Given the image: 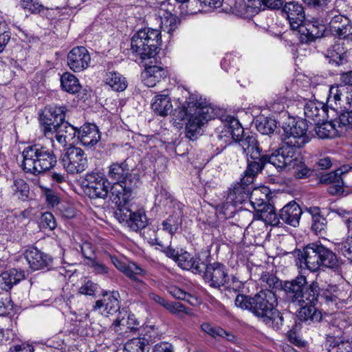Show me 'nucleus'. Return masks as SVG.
<instances>
[{
  "mask_svg": "<svg viewBox=\"0 0 352 352\" xmlns=\"http://www.w3.org/2000/svg\"><path fill=\"white\" fill-rule=\"evenodd\" d=\"M24 256L30 267L34 270H49L52 267L53 259L50 255L41 252L35 247H30L25 250Z\"/></svg>",
  "mask_w": 352,
  "mask_h": 352,
  "instance_id": "nucleus-20",
  "label": "nucleus"
},
{
  "mask_svg": "<svg viewBox=\"0 0 352 352\" xmlns=\"http://www.w3.org/2000/svg\"><path fill=\"white\" fill-rule=\"evenodd\" d=\"M41 226L43 228H48L50 230L56 227V221L52 213L46 212L42 214L40 221Z\"/></svg>",
  "mask_w": 352,
  "mask_h": 352,
  "instance_id": "nucleus-60",
  "label": "nucleus"
},
{
  "mask_svg": "<svg viewBox=\"0 0 352 352\" xmlns=\"http://www.w3.org/2000/svg\"><path fill=\"white\" fill-rule=\"evenodd\" d=\"M201 267H204L203 278L211 287L219 289L229 283L228 269L223 263H204Z\"/></svg>",
  "mask_w": 352,
  "mask_h": 352,
  "instance_id": "nucleus-12",
  "label": "nucleus"
},
{
  "mask_svg": "<svg viewBox=\"0 0 352 352\" xmlns=\"http://www.w3.org/2000/svg\"><path fill=\"white\" fill-rule=\"evenodd\" d=\"M83 183L86 193L91 199H105L109 195L110 183L100 173L87 174Z\"/></svg>",
  "mask_w": 352,
  "mask_h": 352,
  "instance_id": "nucleus-11",
  "label": "nucleus"
},
{
  "mask_svg": "<svg viewBox=\"0 0 352 352\" xmlns=\"http://www.w3.org/2000/svg\"><path fill=\"white\" fill-rule=\"evenodd\" d=\"M253 182L252 177L244 175L239 182L234 183L228 189L226 202L237 205L248 199L253 188Z\"/></svg>",
  "mask_w": 352,
  "mask_h": 352,
  "instance_id": "nucleus-14",
  "label": "nucleus"
},
{
  "mask_svg": "<svg viewBox=\"0 0 352 352\" xmlns=\"http://www.w3.org/2000/svg\"><path fill=\"white\" fill-rule=\"evenodd\" d=\"M172 212L173 214L162 223L163 230L168 232L171 236L176 233L179 229L182 223L181 218L183 215V213L177 214L176 212Z\"/></svg>",
  "mask_w": 352,
  "mask_h": 352,
  "instance_id": "nucleus-41",
  "label": "nucleus"
},
{
  "mask_svg": "<svg viewBox=\"0 0 352 352\" xmlns=\"http://www.w3.org/2000/svg\"><path fill=\"white\" fill-rule=\"evenodd\" d=\"M281 291L285 302L300 307L298 317L308 324L321 320L322 313L317 307L318 305L336 300L335 296L329 291L320 289L316 281L309 283L303 275L284 281Z\"/></svg>",
  "mask_w": 352,
  "mask_h": 352,
  "instance_id": "nucleus-1",
  "label": "nucleus"
},
{
  "mask_svg": "<svg viewBox=\"0 0 352 352\" xmlns=\"http://www.w3.org/2000/svg\"><path fill=\"white\" fill-rule=\"evenodd\" d=\"M269 195L270 190L268 188L263 187L258 188H254V186H253V188L250 192L248 199L252 206L256 205V206H258L259 204L258 203L259 202V199H261V201L270 200Z\"/></svg>",
  "mask_w": 352,
  "mask_h": 352,
  "instance_id": "nucleus-47",
  "label": "nucleus"
},
{
  "mask_svg": "<svg viewBox=\"0 0 352 352\" xmlns=\"http://www.w3.org/2000/svg\"><path fill=\"white\" fill-rule=\"evenodd\" d=\"M201 329L213 338H217L225 333V330L220 327L214 326L209 322H203Z\"/></svg>",
  "mask_w": 352,
  "mask_h": 352,
  "instance_id": "nucleus-55",
  "label": "nucleus"
},
{
  "mask_svg": "<svg viewBox=\"0 0 352 352\" xmlns=\"http://www.w3.org/2000/svg\"><path fill=\"white\" fill-rule=\"evenodd\" d=\"M252 296L238 294L235 298V305L242 310H248L252 313Z\"/></svg>",
  "mask_w": 352,
  "mask_h": 352,
  "instance_id": "nucleus-53",
  "label": "nucleus"
},
{
  "mask_svg": "<svg viewBox=\"0 0 352 352\" xmlns=\"http://www.w3.org/2000/svg\"><path fill=\"white\" fill-rule=\"evenodd\" d=\"M337 249L344 257L352 262V235L336 245Z\"/></svg>",
  "mask_w": 352,
  "mask_h": 352,
  "instance_id": "nucleus-51",
  "label": "nucleus"
},
{
  "mask_svg": "<svg viewBox=\"0 0 352 352\" xmlns=\"http://www.w3.org/2000/svg\"><path fill=\"white\" fill-rule=\"evenodd\" d=\"M293 254L301 268L312 272H317L321 266L336 269L341 263L336 254L320 242L309 243L302 250H295Z\"/></svg>",
  "mask_w": 352,
  "mask_h": 352,
  "instance_id": "nucleus-4",
  "label": "nucleus"
},
{
  "mask_svg": "<svg viewBox=\"0 0 352 352\" xmlns=\"http://www.w3.org/2000/svg\"><path fill=\"white\" fill-rule=\"evenodd\" d=\"M246 157L248 166L244 174L254 179L255 177L261 173L265 168V166L269 163V155L264 154L261 148L252 152Z\"/></svg>",
  "mask_w": 352,
  "mask_h": 352,
  "instance_id": "nucleus-21",
  "label": "nucleus"
},
{
  "mask_svg": "<svg viewBox=\"0 0 352 352\" xmlns=\"http://www.w3.org/2000/svg\"><path fill=\"white\" fill-rule=\"evenodd\" d=\"M189 103L192 104L193 113L189 116L186 125V135L190 140H195L201 134V127L210 120L214 118V109L207 102H202L194 95L190 96Z\"/></svg>",
  "mask_w": 352,
  "mask_h": 352,
  "instance_id": "nucleus-7",
  "label": "nucleus"
},
{
  "mask_svg": "<svg viewBox=\"0 0 352 352\" xmlns=\"http://www.w3.org/2000/svg\"><path fill=\"white\" fill-rule=\"evenodd\" d=\"M227 131L232 138L238 142L245 135L244 134V129L241 124L239 123V120L234 118H231L230 119L227 127Z\"/></svg>",
  "mask_w": 352,
  "mask_h": 352,
  "instance_id": "nucleus-48",
  "label": "nucleus"
},
{
  "mask_svg": "<svg viewBox=\"0 0 352 352\" xmlns=\"http://www.w3.org/2000/svg\"><path fill=\"white\" fill-rule=\"evenodd\" d=\"M328 342H330V346H332V352H352V346L348 341H336L335 336H329Z\"/></svg>",
  "mask_w": 352,
  "mask_h": 352,
  "instance_id": "nucleus-50",
  "label": "nucleus"
},
{
  "mask_svg": "<svg viewBox=\"0 0 352 352\" xmlns=\"http://www.w3.org/2000/svg\"><path fill=\"white\" fill-rule=\"evenodd\" d=\"M65 106L49 105L45 107L38 116L41 131L47 138L53 142L54 131L58 129L65 119Z\"/></svg>",
  "mask_w": 352,
  "mask_h": 352,
  "instance_id": "nucleus-8",
  "label": "nucleus"
},
{
  "mask_svg": "<svg viewBox=\"0 0 352 352\" xmlns=\"http://www.w3.org/2000/svg\"><path fill=\"white\" fill-rule=\"evenodd\" d=\"M252 314L275 330L286 327L291 330L294 327V315L280 313L277 309L278 300L274 292L263 289L252 296ZM294 323H296L294 322Z\"/></svg>",
  "mask_w": 352,
  "mask_h": 352,
  "instance_id": "nucleus-3",
  "label": "nucleus"
},
{
  "mask_svg": "<svg viewBox=\"0 0 352 352\" xmlns=\"http://www.w3.org/2000/svg\"><path fill=\"white\" fill-rule=\"evenodd\" d=\"M258 206H252L255 210L254 219L262 220L267 224H276L278 220L276 217V211L274 206L269 201L259 199Z\"/></svg>",
  "mask_w": 352,
  "mask_h": 352,
  "instance_id": "nucleus-28",
  "label": "nucleus"
},
{
  "mask_svg": "<svg viewBox=\"0 0 352 352\" xmlns=\"http://www.w3.org/2000/svg\"><path fill=\"white\" fill-rule=\"evenodd\" d=\"M168 74L166 67L160 65H148L142 73L141 77L144 84L153 87L160 82L162 80L166 78Z\"/></svg>",
  "mask_w": 352,
  "mask_h": 352,
  "instance_id": "nucleus-25",
  "label": "nucleus"
},
{
  "mask_svg": "<svg viewBox=\"0 0 352 352\" xmlns=\"http://www.w3.org/2000/svg\"><path fill=\"white\" fill-rule=\"evenodd\" d=\"M19 5L21 9L31 14H41L44 10H48L39 0H19Z\"/></svg>",
  "mask_w": 352,
  "mask_h": 352,
  "instance_id": "nucleus-44",
  "label": "nucleus"
},
{
  "mask_svg": "<svg viewBox=\"0 0 352 352\" xmlns=\"http://www.w3.org/2000/svg\"><path fill=\"white\" fill-rule=\"evenodd\" d=\"M88 265L92 269L93 272L96 274L107 275L109 274V268L95 258L89 261Z\"/></svg>",
  "mask_w": 352,
  "mask_h": 352,
  "instance_id": "nucleus-62",
  "label": "nucleus"
},
{
  "mask_svg": "<svg viewBox=\"0 0 352 352\" xmlns=\"http://www.w3.org/2000/svg\"><path fill=\"white\" fill-rule=\"evenodd\" d=\"M139 322L133 314H128L127 319H124V316L122 318L118 316L113 322L112 327L115 331H118V327L120 326L126 327L130 331H135L138 329Z\"/></svg>",
  "mask_w": 352,
  "mask_h": 352,
  "instance_id": "nucleus-43",
  "label": "nucleus"
},
{
  "mask_svg": "<svg viewBox=\"0 0 352 352\" xmlns=\"http://www.w3.org/2000/svg\"><path fill=\"white\" fill-rule=\"evenodd\" d=\"M78 140L85 146H93L100 140L98 127L95 124H83L78 131Z\"/></svg>",
  "mask_w": 352,
  "mask_h": 352,
  "instance_id": "nucleus-27",
  "label": "nucleus"
},
{
  "mask_svg": "<svg viewBox=\"0 0 352 352\" xmlns=\"http://www.w3.org/2000/svg\"><path fill=\"white\" fill-rule=\"evenodd\" d=\"M343 172L339 169L336 171L324 174L321 176L320 182L323 184H329L330 185L334 183H342L343 179Z\"/></svg>",
  "mask_w": 352,
  "mask_h": 352,
  "instance_id": "nucleus-56",
  "label": "nucleus"
},
{
  "mask_svg": "<svg viewBox=\"0 0 352 352\" xmlns=\"http://www.w3.org/2000/svg\"><path fill=\"white\" fill-rule=\"evenodd\" d=\"M351 87L346 85H338L332 86L329 89V94L327 99V102L329 103L332 100L336 102L338 101H344L346 95H347L348 90H350Z\"/></svg>",
  "mask_w": 352,
  "mask_h": 352,
  "instance_id": "nucleus-46",
  "label": "nucleus"
},
{
  "mask_svg": "<svg viewBox=\"0 0 352 352\" xmlns=\"http://www.w3.org/2000/svg\"><path fill=\"white\" fill-rule=\"evenodd\" d=\"M335 120L338 125V135H345L352 131V109L342 111Z\"/></svg>",
  "mask_w": 352,
  "mask_h": 352,
  "instance_id": "nucleus-36",
  "label": "nucleus"
},
{
  "mask_svg": "<svg viewBox=\"0 0 352 352\" xmlns=\"http://www.w3.org/2000/svg\"><path fill=\"white\" fill-rule=\"evenodd\" d=\"M332 50L329 51L328 57L329 63L336 66L345 65L348 63L347 50H344L342 44L336 43L333 45Z\"/></svg>",
  "mask_w": 352,
  "mask_h": 352,
  "instance_id": "nucleus-37",
  "label": "nucleus"
},
{
  "mask_svg": "<svg viewBox=\"0 0 352 352\" xmlns=\"http://www.w3.org/2000/svg\"><path fill=\"white\" fill-rule=\"evenodd\" d=\"M98 286L91 280H87L79 289V293L87 296H94Z\"/></svg>",
  "mask_w": 352,
  "mask_h": 352,
  "instance_id": "nucleus-63",
  "label": "nucleus"
},
{
  "mask_svg": "<svg viewBox=\"0 0 352 352\" xmlns=\"http://www.w3.org/2000/svg\"><path fill=\"white\" fill-rule=\"evenodd\" d=\"M173 10L170 2H164L157 10V14L160 21V27L164 31H167L168 33L175 30L179 23L176 13L173 14L172 12Z\"/></svg>",
  "mask_w": 352,
  "mask_h": 352,
  "instance_id": "nucleus-22",
  "label": "nucleus"
},
{
  "mask_svg": "<svg viewBox=\"0 0 352 352\" xmlns=\"http://www.w3.org/2000/svg\"><path fill=\"white\" fill-rule=\"evenodd\" d=\"M182 15L195 14L201 12L205 6L202 0H175Z\"/></svg>",
  "mask_w": 352,
  "mask_h": 352,
  "instance_id": "nucleus-35",
  "label": "nucleus"
},
{
  "mask_svg": "<svg viewBox=\"0 0 352 352\" xmlns=\"http://www.w3.org/2000/svg\"><path fill=\"white\" fill-rule=\"evenodd\" d=\"M165 309L174 314H179L180 313L190 314L188 311L189 309H187L183 304L179 302L168 301L166 305H165Z\"/></svg>",
  "mask_w": 352,
  "mask_h": 352,
  "instance_id": "nucleus-61",
  "label": "nucleus"
},
{
  "mask_svg": "<svg viewBox=\"0 0 352 352\" xmlns=\"http://www.w3.org/2000/svg\"><path fill=\"white\" fill-rule=\"evenodd\" d=\"M139 182H129L122 184L113 182L109 195L110 199L117 206V209L128 208V204L135 197V189Z\"/></svg>",
  "mask_w": 352,
  "mask_h": 352,
  "instance_id": "nucleus-10",
  "label": "nucleus"
},
{
  "mask_svg": "<svg viewBox=\"0 0 352 352\" xmlns=\"http://www.w3.org/2000/svg\"><path fill=\"white\" fill-rule=\"evenodd\" d=\"M122 272L133 282L135 279H139L138 276L142 274L144 270L135 263H132L126 265Z\"/></svg>",
  "mask_w": 352,
  "mask_h": 352,
  "instance_id": "nucleus-58",
  "label": "nucleus"
},
{
  "mask_svg": "<svg viewBox=\"0 0 352 352\" xmlns=\"http://www.w3.org/2000/svg\"><path fill=\"white\" fill-rule=\"evenodd\" d=\"M151 109L161 116H166L172 111L173 105L168 94H159L154 97L151 103Z\"/></svg>",
  "mask_w": 352,
  "mask_h": 352,
  "instance_id": "nucleus-32",
  "label": "nucleus"
},
{
  "mask_svg": "<svg viewBox=\"0 0 352 352\" xmlns=\"http://www.w3.org/2000/svg\"><path fill=\"white\" fill-rule=\"evenodd\" d=\"M116 219L124 223L131 230L138 232L145 228L148 224V219L144 210L132 211L128 208L116 209L114 212Z\"/></svg>",
  "mask_w": 352,
  "mask_h": 352,
  "instance_id": "nucleus-13",
  "label": "nucleus"
},
{
  "mask_svg": "<svg viewBox=\"0 0 352 352\" xmlns=\"http://www.w3.org/2000/svg\"><path fill=\"white\" fill-rule=\"evenodd\" d=\"M333 35L340 39L352 40V23L350 20L348 21V23H346V25L336 33H334Z\"/></svg>",
  "mask_w": 352,
  "mask_h": 352,
  "instance_id": "nucleus-64",
  "label": "nucleus"
},
{
  "mask_svg": "<svg viewBox=\"0 0 352 352\" xmlns=\"http://www.w3.org/2000/svg\"><path fill=\"white\" fill-rule=\"evenodd\" d=\"M22 156L23 170L34 175H38L50 170L57 163L54 151L40 144L25 147L22 152Z\"/></svg>",
  "mask_w": 352,
  "mask_h": 352,
  "instance_id": "nucleus-5",
  "label": "nucleus"
},
{
  "mask_svg": "<svg viewBox=\"0 0 352 352\" xmlns=\"http://www.w3.org/2000/svg\"><path fill=\"white\" fill-rule=\"evenodd\" d=\"M299 38L302 43H309L324 36L326 28L318 20L307 21L302 23L297 29Z\"/></svg>",
  "mask_w": 352,
  "mask_h": 352,
  "instance_id": "nucleus-17",
  "label": "nucleus"
},
{
  "mask_svg": "<svg viewBox=\"0 0 352 352\" xmlns=\"http://www.w3.org/2000/svg\"><path fill=\"white\" fill-rule=\"evenodd\" d=\"M91 55L83 46L72 48L67 56V65L74 72H80L87 69L91 64Z\"/></svg>",
  "mask_w": 352,
  "mask_h": 352,
  "instance_id": "nucleus-15",
  "label": "nucleus"
},
{
  "mask_svg": "<svg viewBox=\"0 0 352 352\" xmlns=\"http://www.w3.org/2000/svg\"><path fill=\"white\" fill-rule=\"evenodd\" d=\"M283 4V0H252L249 3L247 6L261 10L263 6L265 8H270L271 10L280 9Z\"/></svg>",
  "mask_w": 352,
  "mask_h": 352,
  "instance_id": "nucleus-49",
  "label": "nucleus"
},
{
  "mask_svg": "<svg viewBox=\"0 0 352 352\" xmlns=\"http://www.w3.org/2000/svg\"><path fill=\"white\" fill-rule=\"evenodd\" d=\"M256 127L261 133L270 135L276 129V121L272 118L260 117L256 120Z\"/></svg>",
  "mask_w": 352,
  "mask_h": 352,
  "instance_id": "nucleus-42",
  "label": "nucleus"
},
{
  "mask_svg": "<svg viewBox=\"0 0 352 352\" xmlns=\"http://www.w3.org/2000/svg\"><path fill=\"white\" fill-rule=\"evenodd\" d=\"M304 114L307 119L314 123L324 121L327 116V110L323 103L309 100L304 107Z\"/></svg>",
  "mask_w": 352,
  "mask_h": 352,
  "instance_id": "nucleus-30",
  "label": "nucleus"
},
{
  "mask_svg": "<svg viewBox=\"0 0 352 352\" xmlns=\"http://www.w3.org/2000/svg\"><path fill=\"white\" fill-rule=\"evenodd\" d=\"M178 267L184 270H190L194 274H200L204 271V263L199 258H195L189 252L181 250L175 262Z\"/></svg>",
  "mask_w": 352,
  "mask_h": 352,
  "instance_id": "nucleus-26",
  "label": "nucleus"
},
{
  "mask_svg": "<svg viewBox=\"0 0 352 352\" xmlns=\"http://www.w3.org/2000/svg\"><path fill=\"white\" fill-rule=\"evenodd\" d=\"M302 213V211L300 206L295 201H292L280 210L278 214L276 213L278 222L271 225L283 227V225L286 223L293 227H297L299 225Z\"/></svg>",
  "mask_w": 352,
  "mask_h": 352,
  "instance_id": "nucleus-16",
  "label": "nucleus"
},
{
  "mask_svg": "<svg viewBox=\"0 0 352 352\" xmlns=\"http://www.w3.org/2000/svg\"><path fill=\"white\" fill-rule=\"evenodd\" d=\"M281 8V13L289 21L292 30H297L305 19L302 5L297 1L286 2Z\"/></svg>",
  "mask_w": 352,
  "mask_h": 352,
  "instance_id": "nucleus-18",
  "label": "nucleus"
},
{
  "mask_svg": "<svg viewBox=\"0 0 352 352\" xmlns=\"http://www.w3.org/2000/svg\"><path fill=\"white\" fill-rule=\"evenodd\" d=\"M349 18L341 14H336L331 17L329 25V28L333 34L339 31L341 28H342L346 23H348Z\"/></svg>",
  "mask_w": 352,
  "mask_h": 352,
  "instance_id": "nucleus-52",
  "label": "nucleus"
},
{
  "mask_svg": "<svg viewBox=\"0 0 352 352\" xmlns=\"http://www.w3.org/2000/svg\"><path fill=\"white\" fill-rule=\"evenodd\" d=\"M239 144L246 156L253 151L261 149L258 140L253 135H245L240 140Z\"/></svg>",
  "mask_w": 352,
  "mask_h": 352,
  "instance_id": "nucleus-45",
  "label": "nucleus"
},
{
  "mask_svg": "<svg viewBox=\"0 0 352 352\" xmlns=\"http://www.w3.org/2000/svg\"><path fill=\"white\" fill-rule=\"evenodd\" d=\"M61 162L65 170L72 175L80 174L88 167L87 157L79 147L70 146L65 149Z\"/></svg>",
  "mask_w": 352,
  "mask_h": 352,
  "instance_id": "nucleus-9",
  "label": "nucleus"
},
{
  "mask_svg": "<svg viewBox=\"0 0 352 352\" xmlns=\"http://www.w3.org/2000/svg\"><path fill=\"white\" fill-rule=\"evenodd\" d=\"M25 278L23 270L12 268L9 270L0 271V287L5 291H9L15 285Z\"/></svg>",
  "mask_w": 352,
  "mask_h": 352,
  "instance_id": "nucleus-29",
  "label": "nucleus"
},
{
  "mask_svg": "<svg viewBox=\"0 0 352 352\" xmlns=\"http://www.w3.org/2000/svg\"><path fill=\"white\" fill-rule=\"evenodd\" d=\"M10 193L14 199L25 201L30 194L29 186L23 179H14L10 186Z\"/></svg>",
  "mask_w": 352,
  "mask_h": 352,
  "instance_id": "nucleus-34",
  "label": "nucleus"
},
{
  "mask_svg": "<svg viewBox=\"0 0 352 352\" xmlns=\"http://www.w3.org/2000/svg\"><path fill=\"white\" fill-rule=\"evenodd\" d=\"M190 102V98H188V100L186 102L187 104V107L185 104H183L181 107H178L176 108L174 111V116L175 117L179 120H184L188 115L189 116L191 115V113H193V109H195V107H192V104L189 103Z\"/></svg>",
  "mask_w": 352,
  "mask_h": 352,
  "instance_id": "nucleus-54",
  "label": "nucleus"
},
{
  "mask_svg": "<svg viewBox=\"0 0 352 352\" xmlns=\"http://www.w3.org/2000/svg\"><path fill=\"white\" fill-rule=\"evenodd\" d=\"M306 211L311 217V230L316 234H323L327 228V220L322 215L321 210L319 207L313 206L306 208Z\"/></svg>",
  "mask_w": 352,
  "mask_h": 352,
  "instance_id": "nucleus-31",
  "label": "nucleus"
},
{
  "mask_svg": "<svg viewBox=\"0 0 352 352\" xmlns=\"http://www.w3.org/2000/svg\"><path fill=\"white\" fill-rule=\"evenodd\" d=\"M107 177L114 182L122 184L129 182H139V178L131 173L126 160L120 162H113L108 167Z\"/></svg>",
  "mask_w": 352,
  "mask_h": 352,
  "instance_id": "nucleus-19",
  "label": "nucleus"
},
{
  "mask_svg": "<svg viewBox=\"0 0 352 352\" xmlns=\"http://www.w3.org/2000/svg\"><path fill=\"white\" fill-rule=\"evenodd\" d=\"M318 122V123H314L316 125V133L320 138H331L336 135H338V131H337L338 125L336 120L331 122Z\"/></svg>",
  "mask_w": 352,
  "mask_h": 352,
  "instance_id": "nucleus-33",
  "label": "nucleus"
},
{
  "mask_svg": "<svg viewBox=\"0 0 352 352\" xmlns=\"http://www.w3.org/2000/svg\"><path fill=\"white\" fill-rule=\"evenodd\" d=\"M60 83L62 88L70 94L77 93L81 88L78 79L69 72H65L62 75Z\"/></svg>",
  "mask_w": 352,
  "mask_h": 352,
  "instance_id": "nucleus-39",
  "label": "nucleus"
},
{
  "mask_svg": "<svg viewBox=\"0 0 352 352\" xmlns=\"http://www.w3.org/2000/svg\"><path fill=\"white\" fill-rule=\"evenodd\" d=\"M306 120L289 118L283 126L280 135L283 146L269 155V163L276 168L294 167L299 162L300 148L307 144L310 138L307 135Z\"/></svg>",
  "mask_w": 352,
  "mask_h": 352,
  "instance_id": "nucleus-2",
  "label": "nucleus"
},
{
  "mask_svg": "<svg viewBox=\"0 0 352 352\" xmlns=\"http://www.w3.org/2000/svg\"><path fill=\"white\" fill-rule=\"evenodd\" d=\"M104 82L107 85H109L112 90L116 91H122L127 87L125 78L115 72L107 73Z\"/></svg>",
  "mask_w": 352,
  "mask_h": 352,
  "instance_id": "nucleus-38",
  "label": "nucleus"
},
{
  "mask_svg": "<svg viewBox=\"0 0 352 352\" xmlns=\"http://www.w3.org/2000/svg\"><path fill=\"white\" fill-rule=\"evenodd\" d=\"M120 294L117 291H112L109 294L106 292L104 294V300H97L93 309L96 311L104 307V311L106 316L113 315L120 311Z\"/></svg>",
  "mask_w": 352,
  "mask_h": 352,
  "instance_id": "nucleus-24",
  "label": "nucleus"
},
{
  "mask_svg": "<svg viewBox=\"0 0 352 352\" xmlns=\"http://www.w3.org/2000/svg\"><path fill=\"white\" fill-rule=\"evenodd\" d=\"M42 189V194L45 197V201L48 205L54 207L58 204L59 198L54 190L51 188L40 186Z\"/></svg>",
  "mask_w": 352,
  "mask_h": 352,
  "instance_id": "nucleus-59",
  "label": "nucleus"
},
{
  "mask_svg": "<svg viewBox=\"0 0 352 352\" xmlns=\"http://www.w3.org/2000/svg\"><path fill=\"white\" fill-rule=\"evenodd\" d=\"M59 129H61L63 134L66 136L69 141L73 140L76 136L78 137L79 129L72 125L67 121H64L58 126Z\"/></svg>",
  "mask_w": 352,
  "mask_h": 352,
  "instance_id": "nucleus-57",
  "label": "nucleus"
},
{
  "mask_svg": "<svg viewBox=\"0 0 352 352\" xmlns=\"http://www.w3.org/2000/svg\"><path fill=\"white\" fill-rule=\"evenodd\" d=\"M148 342L144 338H133L125 343L123 352H148Z\"/></svg>",
  "mask_w": 352,
  "mask_h": 352,
  "instance_id": "nucleus-40",
  "label": "nucleus"
},
{
  "mask_svg": "<svg viewBox=\"0 0 352 352\" xmlns=\"http://www.w3.org/2000/svg\"><path fill=\"white\" fill-rule=\"evenodd\" d=\"M162 43L160 30L151 28L140 30L131 38V50L135 56L146 60L155 56Z\"/></svg>",
  "mask_w": 352,
  "mask_h": 352,
  "instance_id": "nucleus-6",
  "label": "nucleus"
},
{
  "mask_svg": "<svg viewBox=\"0 0 352 352\" xmlns=\"http://www.w3.org/2000/svg\"><path fill=\"white\" fill-rule=\"evenodd\" d=\"M155 206L160 210L168 212H176L177 214L183 213V205L175 200L171 195L164 188H161L155 195Z\"/></svg>",
  "mask_w": 352,
  "mask_h": 352,
  "instance_id": "nucleus-23",
  "label": "nucleus"
}]
</instances>
